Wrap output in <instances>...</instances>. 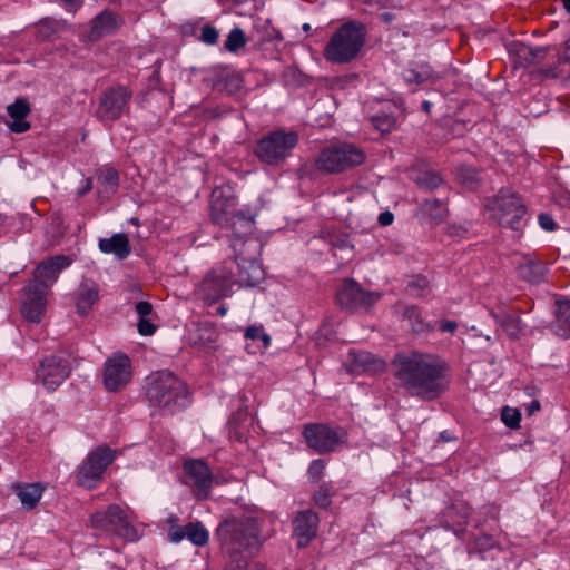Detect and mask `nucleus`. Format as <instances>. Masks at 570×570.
<instances>
[{
	"label": "nucleus",
	"mask_w": 570,
	"mask_h": 570,
	"mask_svg": "<svg viewBox=\"0 0 570 570\" xmlns=\"http://www.w3.org/2000/svg\"><path fill=\"white\" fill-rule=\"evenodd\" d=\"M415 183L423 189L432 190L442 184V178L434 171H423L415 177Z\"/></svg>",
	"instance_id": "39"
},
{
	"label": "nucleus",
	"mask_w": 570,
	"mask_h": 570,
	"mask_svg": "<svg viewBox=\"0 0 570 570\" xmlns=\"http://www.w3.org/2000/svg\"><path fill=\"white\" fill-rule=\"evenodd\" d=\"M326 462L322 459H315L309 463L307 474L312 482L316 483L324 474Z\"/></svg>",
	"instance_id": "43"
},
{
	"label": "nucleus",
	"mask_w": 570,
	"mask_h": 570,
	"mask_svg": "<svg viewBox=\"0 0 570 570\" xmlns=\"http://www.w3.org/2000/svg\"><path fill=\"white\" fill-rule=\"evenodd\" d=\"M382 17L385 21H391L392 19V16L390 13H383Z\"/></svg>",
	"instance_id": "63"
},
{
	"label": "nucleus",
	"mask_w": 570,
	"mask_h": 570,
	"mask_svg": "<svg viewBox=\"0 0 570 570\" xmlns=\"http://www.w3.org/2000/svg\"><path fill=\"white\" fill-rule=\"evenodd\" d=\"M115 458L116 452L106 446H99L91 451L78 468L77 483L81 487L92 488Z\"/></svg>",
	"instance_id": "11"
},
{
	"label": "nucleus",
	"mask_w": 570,
	"mask_h": 570,
	"mask_svg": "<svg viewBox=\"0 0 570 570\" xmlns=\"http://www.w3.org/2000/svg\"><path fill=\"white\" fill-rule=\"evenodd\" d=\"M187 389L183 381L169 371H160L149 376L146 396L151 406L174 413L187 405Z\"/></svg>",
	"instance_id": "3"
},
{
	"label": "nucleus",
	"mask_w": 570,
	"mask_h": 570,
	"mask_svg": "<svg viewBox=\"0 0 570 570\" xmlns=\"http://www.w3.org/2000/svg\"><path fill=\"white\" fill-rule=\"evenodd\" d=\"M131 92L126 87L107 90L100 99L96 116L101 121H115L127 110Z\"/></svg>",
	"instance_id": "13"
},
{
	"label": "nucleus",
	"mask_w": 570,
	"mask_h": 570,
	"mask_svg": "<svg viewBox=\"0 0 570 570\" xmlns=\"http://www.w3.org/2000/svg\"><path fill=\"white\" fill-rule=\"evenodd\" d=\"M236 205V197L229 186L216 187L210 195L212 220L219 226L228 225L230 217L238 212Z\"/></svg>",
	"instance_id": "16"
},
{
	"label": "nucleus",
	"mask_w": 570,
	"mask_h": 570,
	"mask_svg": "<svg viewBox=\"0 0 570 570\" xmlns=\"http://www.w3.org/2000/svg\"><path fill=\"white\" fill-rule=\"evenodd\" d=\"M120 26L118 17L108 10L102 11L92 20L89 31L91 41L98 40L105 36L114 33Z\"/></svg>",
	"instance_id": "25"
},
{
	"label": "nucleus",
	"mask_w": 570,
	"mask_h": 570,
	"mask_svg": "<svg viewBox=\"0 0 570 570\" xmlns=\"http://www.w3.org/2000/svg\"><path fill=\"white\" fill-rule=\"evenodd\" d=\"M227 313V308L226 306L224 305H220L218 308H217V314L220 315V316H225Z\"/></svg>",
	"instance_id": "59"
},
{
	"label": "nucleus",
	"mask_w": 570,
	"mask_h": 570,
	"mask_svg": "<svg viewBox=\"0 0 570 570\" xmlns=\"http://www.w3.org/2000/svg\"><path fill=\"white\" fill-rule=\"evenodd\" d=\"M48 292L40 284L29 282L23 287L21 297V314L22 316L32 322L39 323L47 306Z\"/></svg>",
	"instance_id": "17"
},
{
	"label": "nucleus",
	"mask_w": 570,
	"mask_h": 570,
	"mask_svg": "<svg viewBox=\"0 0 570 570\" xmlns=\"http://www.w3.org/2000/svg\"><path fill=\"white\" fill-rule=\"evenodd\" d=\"M539 409H540L539 402L534 401L531 403V406H530L531 412H533L534 410H539Z\"/></svg>",
	"instance_id": "61"
},
{
	"label": "nucleus",
	"mask_w": 570,
	"mask_h": 570,
	"mask_svg": "<svg viewBox=\"0 0 570 570\" xmlns=\"http://www.w3.org/2000/svg\"><path fill=\"white\" fill-rule=\"evenodd\" d=\"M493 317L497 323H499L505 333L511 338H518L520 333L522 332V322L518 315L514 314H503L501 316L493 314Z\"/></svg>",
	"instance_id": "30"
},
{
	"label": "nucleus",
	"mask_w": 570,
	"mask_h": 570,
	"mask_svg": "<svg viewBox=\"0 0 570 570\" xmlns=\"http://www.w3.org/2000/svg\"><path fill=\"white\" fill-rule=\"evenodd\" d=\"M137 328L139 334L144 336L153 335L156 331V326L147 317H141L138 320Z\"/></svg>",
	"instance_id": "47"
},
{
	"label": "nucleus",
	"mask_w": 570,
	"mask_h": 570,
	"mask_svg": "<svg viewBox=\"0 0 570 570\" xmlns=\"http://www.w3.org/2000/svg\"><path fill=\"white\" fill-rule=\"evenodd\" d=\"M306 444L320 454L332 453L346 442V432L323 423L306 424L303 429Z\"/></svg>",
	"instance_id": "10"
},
{
	"label": "nucleus",
	"mask_w": 570,
	"mask_h": 570,
	"mask_svg": "<svg viewBox=\"0 0 570 570\" xmlns=\"http://www.w3.org/2000/svg\"><path fill=\"white\" fill-rule=\"evenodd\" d=\"M421 209L434 220H442L446 215L445 204L439 199H425Z\"/></svg>",
	"instance_id": "36"
},
{
	"label": "nucleus",
	"mask_w": 570,
	"mask_h": 570,
	"mask_svg": "<svg viewBox=\"0 0 570 570\" xmlns=\"http://www.w3.org/2000/svg\"><path fill=\"white\" fill-rule=\"evenodd\" d=\"M98 247L104 254H112L118 259H125L131 253L129 238L124 233L114 234L110 238H100Z\"/></svg>",
	"instance_id": "27"
},
{
	"label": "nucleus",
	"mask_w": 570,
	"mask_h": 570,
	"mask_svg": "<svg viewBox=\"0 0 570 570\" xmlns=\"http://www.w3.org/2000/svg\"><path fill=\"white\" fill-rule=\"evenodd\" d=\"M58 31V23L53 20L46 19L38 26V37L48 39L51 38Z\"/></svg>",
	"instance_id": "44"
},
{
	"label": "nucleus",
	"mask_w": 570,
	"mask_h": 570,
	"mask_svg": "<svg viewBox=\"0 0 570 570\" xmlns=\"http://www.w3.org/2000/svg\"><path fill=\"white\" fill-rule=\"evenodd\" d=\"M131 380V363L127 355L109 357L104 366V385L110 392L124 389Z\"/></svg>",
	"instance_id": "15"
},
{
	"label": "nucleus",
	"mask_w": 570,
	"mask_h": 570,
	"mask_svg": "<svg viewBox=\"0 0 570 570\" xmlns=\"http://www.w3.org/2000/svg\"><path fill=\"white\" fill-rule=\"evenodd\" d=\"M77 311L87 315L92 305L99 299V286L91 279H83L75 293Z\"/></svg>",
	"instance_id": "24"
},
{
	"label": "nucleus",
	"mask_w": 570,
	"mask_h": 570,
	"mask_svg": "<svg viewBox=\"0 0 570 570\" xmlns=\"http://www.w3.org/2000/svg\"><path fill=\"white\" fill-rule=\"evenodd\" d=\"M366 32L361 23L351 21L343 24L331 37L324 50L327 61L346 63L353 60L365 42Z\"/></svg>",
	"instance_id": "4"
},
{
	"label": "nucleus",
	"mask_w": 570,
	"mask_h": 570,
	"mask_svg": "<svg viewBox=\"0 0 570 570\" xmlns=\"http://www.w3.org/2000/svg\"><path fill=\"white\" fill-rule=\"evenodd\" d=\"M318 515L312 510L297 513L293 520V531L299 547L307 546L315 538L318 528Z\"/></svg>",
	"instance_id": "20"
},
{
	"label": "nucleus",
	"mask_w": 570,
	"mask_h": 570,
	"mask_svg": "<svg viewBox=\"0 0 570 570\" xmlns=\"http://www.w3.org/2000/svg\"><path fill=\"white\" fill-rule=\"evenodd\" d=\"M353 356L354 365L363 371L376 370L383 365L381 360L374 358V356L367 352L351 353Z\"/></svg>",
	"instance_id": "37"
},
{
	"label": "nucleus",
	"mask_w": 570,
	"mask_h": 570,
	"mask_svg": "<svg viewBox=\"0 0 570 570\" xmlns=\"http://www.w3.org/2000/svg\"><path fill=\"white\" fill-rule=\"evenodd\" d=\"M465 171H466V175H462L463 179H464L465 181H471V183H473V180H474V176H475V171H474V170H472V169H466Z\"/></svg>",
	"instance_id": "56"
},
{
	"label": "nucleus",
	"mask_w": 570,
	"mask_h": 570,
	"mask_svg": "<svg viewBox=\"0 0 570 570\" xmlns=\"http://www.w3.org/2000/svg\"><path fill=\"white\" fill-rule=\"evenodd\" d=\"M403 79L407 85L420 86L426 82H435L440 76L433 68L424 61H412L402 72Z\"/></svg>",
	"instance_id": "23"
},
{
	"label": "nucleus",
	"mask_w": 570,
	"mask_h": 570,
	"mask_svg": "<svg viewBox=\"0 0 570 570\" xmlns=\"http://www.w3.org/2000/svg\"><path fill=\"white\" fill-rule=\"evenodd\" d=\"M71 264V259L65 255L50 257L40 263L33 271L31 283L40 284L45 291L49 292L56 283L59 274Z\"/></svg>",
	"instance_id": "19"
},
{
	"label": "nucleus",
	"mask_w": 570,
	"mask_h": 570,
	"mask_svg": "<svg viewBox=\"0 0 570 570\" xmlns=\"http://www.w3.org/2000/svg\"><path fill=\"white\" fill-rule=\"evenodd\" d=\"M361 2L370 6H379L386 7L390 3V0H360Z\"/></svg>",
	"instance_id": "54"
},
{
	"label": "nucleus",
	"mask_w": 570,
	"mask_h": 570,
	"mask_svg": "<svg viewBox=\"0 0 570 570\" xmlns=\"http://www.w3.org/2000/svg\"><path fill=\"white\" fill-rule=\"evenodd\" d=\"M422 108H423L424 111L429 112L430 109H431V102L428 101V100L423 101L422 102Z\"/></svg>",
	"instance_id": "60"
},
{
	"label": "nucleus",
	"mask_w": 570,
	"mask_h": 570,
	"mask_svg": "<svg viewBox=\"0 0 570 570\" xmlns=\"http://www.w3.org/2000/svg\"><path fill=\"white\" fill-rule=\"evenodd\" d=\"M303 29H304L305 31H307V30H309V29H311V26H309L308 23H304V24H303Z\"/></svg>",
	"instance_id": "64"
},
{
	"label": "nucleus",
	"mask_w": 570,
	"mask_h": 570,
	"mask_svg": "<svg viewBox=\"0 0 570 570\" xmlns=\"http://www.w3.org/2000/svg\"><path fill=\"white\" fill-rule=\"evenodd\" d=\"M244 336L247 340L262 341L264 347H267L271 344V337L264 332L262 326H249L246 328Z\"/></svg>",
	"instance_id": "42"
},
{
	"label": "nucleus",
	"mask_w": 570,
	"mask_h": 570,
	"mask_svg": "<svg viewBox=\"0 0 570 570\" xmlns=\"http://www.w3.org/2000/svg\"><path fill=\"white\" fill-rule=\"evenodd\" d=\"M333 488L327 483H323L318 487V489L314 493V502L320 508H328L332 502L333 497Z\"/></svg>",
	"instance_id": "40"
},
{
	"label": "nucleus",
	"mask_w": 570,
	"mask_h": 570,
	"mask_svg": "<svg viewBox=\"0 0 570 570\" xmlns=\"http://www.w3.org/2000/svg\"><path fill=\"white\" fill-rule=\"evenodd\" d=\"M542 72L547 77H550V78H558L559 77V72L557 70V67L543 69Z\"/></svg>",
	"instance_id": "55"
},
{
	"label": "nucleus",
	"mask_w": 570,
	"mask_h": 570,
	"mask_svg": "<svg viewBox=\"0 0 570 570\" xmlns=\"http://www.w3.org/2000/svg\"><path fill=\"white\" fill-rule=\"evenodd\" d=\"M98 191L102 197H109L117 191L119 186V174L110 166L99 168L97 173Z\"/></svg>",
	"instance_id": "29"
},
{
	"label": "nucleus",
	"mask_w": 570,
	"mask_h": 570,
	"mask_svg": "<svg viewBox=\"0 0 570 570\" xmlns=\"http://www.w3.org/2000/svg\"><path fill=\"white\" fill-rule=\"evenodd\" d=\"M70 365L66 358L51 355L40 362L36 371V380L48 391H55L70 374Z\"/></svg>",
	"instance_id": "14"
},
{
	"label": "nucleus",
	"mask_w": 570,
	"mask_h": 570,
	"mask_svg": "<svg viewBox=\"0 0 570 570\" xmlns=\"http://www.w3.org/2000/svg\"><path fill=\"white\" fill-rule=\"evenodd\" d=\"M62 1L73 8H77L81 4L80 0H62Z\"/></svg>",
	"instance_id": "57"
},
{
	"label": "nucleus",
	"mask_w": 570,
	"mask_h": 570,
	"mask_svg": "<svg viewBox=\"0 0 570 570\" xmlns=\"http://www.w3.org/2000/svg\"><path fill=\"white\" fill-rule=\"evenodd\" d=\"M186 473L191 479L199 498H207L213 485L209 468L202 460H190L185 463Z\"/></svg>",
	"instance_id": "21"
},
{
	"label": "nucleus",
	"mask_w": 570,
	"mask_h": 570,
	"mask_svg": "<svg viewBox=\"0 0 570 570\" xmlns=\"http://www.w3.org/2000/svg\"><path fill=\"white\" fill-rule=\"evenodd\" d=\"M456 328L458 323L455 321L443 320L439 324V330L441 332L453 333Z\"/></svg>",
	"instance_id": "51"
},
{
	"label": "nucleus",
	"mask_w": 570,
	"mask_h": 570,
	"mask_svg": "<svg viewBox=\"0 0 570 570\" xmlns=\"http://www.w3.org/2000/svg\"><path fill=\"white\" fill-rule=\"evenodd\" d=\"M236 264L234 259L213 267L196 288L197 295L208 303L228 297L236 286Z\"/></svg>",
	"instance_id": "6"
},
{
	"label": "nucleus",
	"mask_w": 570,
	"mask_h": 570,
	"mask_svg": "<svg viewBox=\"0 0 570 570\" xmlns=\"http://www.w3.org/2000/svg\"><path fill=\"white\" fill-rule=\"evenodd\" d=\"M403 320L407 322L409 328L414 333H422L430 330V325L424 322L416 306H407L403 312Z\"/></svg>",
	"instance_id": "32"
},
{
	"label": "nucleus",
	"mask_w": 570,
	"mask_h": 570,
	"mask_svg": "<svg viewBox=\"0 0 570 570\" xmlns=\"http://www.w3.org/2000/svg\"><path fill=\"white\" fill-rule=\"evenodd\" d=\"M227 570H261L256 563L249 562L245 557L235 558L227 567Z\"/></svg>",
	"instance_id": "45"
},
{
	"label": "nucleus",
	"mask_w": 570,
	"mask_h": 570,
	"mask_svg": "<svg viewBox=\"0 0 570 570\" xmlns=\"http://www.w3.org/2000/svg\"><path fill=\"white\" fill-rule=\"evenodd\" d=\"M236 264V285L255 286L259 284L265 276L263 267L254 258H242Z\"/></svg>",
	"instance_id": "22"
},
{
	"label": "nucleus",
	"mask_w": 570,
	"mask_h": 570,
	"mask_svg": "<svg viewBox=\"0 0 570 570\" xmlns=\"http://www.w3.org/2000/svg\"><path fill=\"white\" fill-rule=\"evenodd\" d=\"M520 275L532 284H539L544 281L548 272L547 265L529 254L523 255V261L519 264Z\"/></svg>",
	"instance_id": "28"
},
{
	"label": "nucleus",
	"mask_w": 570,
	"mask_h": 570,
	"mask_svg": "<svg viewBox=\"0 0 570 570\" xmlns=\"http://www.w3.org/2000/svg\"><path fill=\"white\" fill-rule=\"evenodd\" d=\"M136 313L138 314L139 318L147 317L153 312V306L149 302L141 301L138 302L135 306Z\"/></svg>",
	"instance_id": "50"
},
{
	"label": "nucleus",
	"mask_w": 570,
	"mask_h": 570,
	"mask_svg": "<svg viewBox=\"0 0 570 570\" xmlns=\"http://www.w3.org/2000/svg\"><path fill=\"white\" fill-rule=\"evenodd\" d=\"M91 527L102 533L121 537L129 541L138 538L128 514L117 504H111L106 511H98L90 518Z\"/></svg>",
	"instance_id": "9"
},
{
	"label": "nucleus",
	"mask_w": 570,
	"mask_h": 570,
	"mask_svg": "<svg viewBox=\"0 0 570 570\" xmlns=\"http://www.w3.org/2000/svg\"><path fill=\"white\" fill-rule=\"evenodd\" d=\"M491 217L502 227L519 230L527 207L521 197L509 188H501L487 202Z\"/></svg>",
	"instance_id": "7"
},
{
	"label": "nucleus",
	"mask_w": 570,
	"mask_h": 570,
	"mask_svg": "<svg viewBox=\"0 0 570 570\" xmlns=\"http://www.w3.org/2000/svg\"><path fill=\"white\" fill-rule=\"evenodd\" d=\"M168 538L173 543L180 542L183 539L187 538V525L185 528L171 527L168 532Z\"/></svg>",
	"instance_id": "49"
},
{
	"label": "nucleus",
	"mask_w": 570,
	"mask_h": 570,
	"mask_svg": "<svg viewBox=\"0 0 570 570\" xmlns=\"http://www.w3.org/2000/svg\"><path fill=\"white\" fill-rule=\"evenodd\" d=\"M502 422L510 429L520 426L521 413L517 409L505 406L501 412Z\"/></svg>",
	"instance_id": "41"
},
{
	"label": "nucleus",
	"mask_w": 570,
	"mask_h": 570,
	"mask_svg": "<svg viewBox=\"0 0 570 570\" xmlns=\"http://www.w3.org/2000/svg\"><path fill=\"white\" fill-rule=\"evenodd\" d=\"M223 227L232 230L230 247L236 254H243V246L246 244L257 245V240L249 237L254 229V219L244 212L238 210L230 217L229 224Z\"/></svg>",
	"instance_id": "18"
},
{
	"label": "nucleus",
	"mask_w": 570,
	"mask_h": 570,
	"mask_svg": "<svg viewBox=\"0 0 570 570\" xmlns=\"http://www.w3.org/2000/svg\"><path fill=\"white\" fill-rule=\"evenodd\" d=\"M563 6L566 10L570 13V0H563Z\"/></svg>",
	"instance_id": "62"
},
{
	"label": "nucleus",
	"mask_w": 570,
	"mask_h": 570,
	"mask_svg": "<svg viewBox=\"0 0 570 570\" xmlns=\"http://www.w3.org/2000/svg\"><path fill=\"white\" fill-rule=\"evenodd\" d=\"M371 122L382 134L392 131L396 126V118L386 111L379 112L371 117Z\"/></svg>",
	"instance_id": "35"
},
{
	"label": "nucleus",
	"mask_w": 570,
	"mask_h": 570,
	"mask_svg": "<svg viewBox=\"0 0 570 570\" xmlns=\"http://www.w3.org/2000/svg\"><path fill=\"white\" fill-rule=\"evenodd\" d=\"M540 227L546 232H553L557 229V224L551 215L542 213L538 217Z\"/></svg>",
	"instance_id": "48"
},
{
	"label": "nucleus",
	"mask_w": 570,
	"mask_h": 570,
	"mask_svg": "<svg viewBox=\"0 0 570 570\" xmlns=\"http://www.w3.org/2000/svg\"><path fill=\"white\" fill-rule=\"evenodd\" d=\"M218 31L212 26H205L202 29L200 40L207 45H214L217 42Z\"/></svg>",
	"instance_id": "46"
},
{
	"label": "nucleus",
	"mask_w": 570,
	"mask_h": 570,
	"mask_svg": "<svg viewBox=\"0 0 570 570\" xmlns=\"http://www.w3.org/2000/svg\"><path fill=\"white\" fill-rule=\"evenodd\" d=\"M393 218H394V216L391 212H383L379 216V223L382 226H389L390 224H392Z\"/></svg>",
	"instance_id": "52"
},
{
	"label": "nucleus",
	"mask_w": 570,
	"mask_h": 570,
	"mask_svg": "<svg viewBox=\"0 0 570 570\" xmlns=\"http://www.w3.org/2000/svg\"><path fill=\"white\" fill-rule=\"evenodd\" d=\"M364 151L352 144H336L323 148L318 154L315 166L326 174H337L363 164Z\"/></svg>",
	"instance_id": "8"
},
{
	"label": "nucleus",
	"mask_w": 570,
	"mask_h": 570,
	"mask_svg": "<svg viewBox=\"0 0 570 570\" xmlns=\"http://www.w3.org/2000/svg\"><path fill=\"white\" fill-rule=\"evenodd\" d=\"M247 40L244 31L240 28L235 27L227 35L224 47L227 51L235 53L243 48Z\"/></svg>",
	"instance_id": "38"
},
{
	"label": "nucleus",
	"mask_w": 570,
	"mask_h": 570,
	"mask_svg": "<svg viewBox=\"0 0 570 570\" xmlns=\"http://www.w3.org/2000/svg\"><path fill=\"white\" fill-rule=\"evenodd\" d=\"M17 494L23 507L32 509L42 495V488L39 484H26L18 489Z\"/></svg>",
	"instance_id": "31"
},
{
	"label": "nucleus",
	"mask_w": 570,
	"mask_h": 570,
	"mask_svg": "<svg viewBox=\"0 0 570 570\" xmlns=\"http://www.w3.org/2000/svg\"><path fill=\"white\" fill-rule=\"evenodd\" d=\"M216 535L224 552L229 556H239L252 552L261 546L257 522L249 517H232L223 521Z\"/></svg>",
	"instance_id": "2"
},
{
	"label": "nucleus",
	"mask_w": 570,
	"mask_h": 570,
	"mask_svg": "<svg viewBox=\"0 0 570 570\" xmlns=\"http://www.w3.org/2000/svg\"><path fill=\"white\" fill-rule=\"evenodd\" d=\"M11 121H7V126L11 131L22 134L30 128V124L26 121V117L30 112L29 104L26 99H17L7 107Z\"/></svg>",
	"instance_id": "26"
},
{
	"label": "nucleus",
	"mask_w": 570,
	"mask_h": 570,
	"mask_svg": "<svg viewBox=\"0 0 570 570\" xmlns=\"http://www.w3.org/2000/svg\"><path fill=\"white\" fill-rule=\"evenodd\" d=\"M187 539L197 547L207 544L209 533L200 522L187 524Z\"/></svg>",
	"instance_id": "33"
},
{
	"label": "nucleus",
	"mask_w": 570,
	"mask_h": 570,
	"mask_svg": "<svg viewBox=\"0 0 570 570\" xmlns=\"http://www.w3.org/2000/svg\"><path fill=\"white\" fill-rule=\"evenodd\" d=\"M557 324L562 336H570V301L558 303Z\"/></svg>",
	"instance_id": "34"
},
{
	"label": "nucleus",
	"mask_w": 570,
	"mask_h": 570,
	"mask_svg": "<svg viewBox=\"0 0 570 570\" xmlns=\"http://www.w3.org/2000/svg\"><path fill=\"white\" fill-rule=\"evenodd\" d=\"M451 234L452 235H462L463 233H465V229H462V228H455V227H452L451 229Z\"/></svg>",
	"instance_id": "58"
},
{
	"label": "nucleus",
	"mask_w": 570,
	"mask_h": 570,
	"mask_svg": "<svg viewBox=\"0 0 570 570\" xmlns=\"http://www.w3.org/2000/svg\"><path fill=\"white\" fill-rule=\"evenodd\" d=\"M380 298V293L364 291L354 279H345L336 294L340 306L350 311H367Z\"/></svg>",
	"instance_id": "12"
},
{
	"label": "nucleus",
	"mask_w": 570,
	"mask_h": 570,
	"mask_svg": "<svg viewBox=\"0 0 570 570\" xmlns=\"http://www.w3.org/2000/svg\"><path fill=\"white\" fill-rule=\"evenodd\" d=\"M530 53L534 60H541L544 58V56L547 53V49L546 48L530 49Z\"/></svg>",
	"instance_id": "53"
},
{
	"label": "nucleus",
	"mask_w": 570,
	"mask_h": 570,
	"mask_svg": "<svg viewBox=\"0 0 570 570\" xmlns=\"http://www.w3.org/2000/svg\"><path fill=\"white\" fill-rule=\"evenodd\" d=\"M393 371L400 386L424 401L440 397L448 387L444 364L430 354H399Z\"/></svg>",
	"instance_id": "1"
},
{
	"label": "nucleus",
	"mask_w": 570,
	"mask_h": 570,
	"mask_svg": "<svg viewBox=\"0 0 570 570\" xmlns=\"http://www.w3.org/2000/svg\"><path fill=\"white\" fill-rule=\"evenodd\" d=\"M298 140L296 131L274 130L257 141L254 155L265 165L278 166L292 155Z\"/></svg>",
	"instance_id": "5"
}]
</instances>
